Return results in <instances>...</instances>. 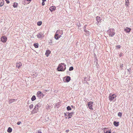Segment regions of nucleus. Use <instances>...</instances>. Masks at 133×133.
Masks as SVG:
<instances>
[{
	"mask_svg": "<svg viewBox=\"0 0 133 133\" xmlns=\"http://www.w3.org/2000/svg\"><path fill=\"white\" fill-rule=\"evenodd\" d=\"M116 46L118 48H120L121 47V46L120 45H118Z\"/></svg>",
	"mask_w": 133,
	"mask_h": 133,
	"instance_id": "obj_35",
	"label": "nucleus"
},
{
	"mask_svg": "<svg viewBox=\"0 0 133 133\" xmlns=\"http://www.w3.org/2000/svg\"><path fill=\"white\" fill-rule=\"evenodd\" d=\"M59 32H60V31L59 30H57V31L54 36V37L58 36H60L59 34H58L57 33H58Z\"/></svg>",
	"mask_w": 133,
	"mask_h": 133,
	"instance_id": "obj_18",
	"label": "nucleus"
},
{
	"mask_svg": "<svg viewBox=\"0 0 133 133\" xmlns=\"http://www.w3.org/2000/svg\"><path fill=\"white\" fill-rule=\"evenodd\" d=\"M70 80V77L69 76H66V81L67 82H69Z\"/></svg>",
	"mask_w": 133,
	"mask_h": 133,
	"instance_id": "obj_16",
	"label": "nucleus"
},
{
	"mask_svg": "<svg viewBox=\"0 0 133 133\" xmlns=\"http://www.w3.org/2000/svg\"><path fill=\"white\" fill-rule=\"evenodd\" d=\"M109 36L113 37L115 34V30L113 29H110L107 31Z\"/></svg>",
	"mask_w": 133,
	"mask_h": 133,
	"instance_id": "obj_2",
	"label": "nucleus"
},
{
	"mask_svg": "<svg viewBox=\"0 0 133 133\" xmlns=\"http://www.w3.org/2000/svg\"><path fill=\"white\" fill-rule=\"evenodd\" d=\"M4 4V1L3 0H0V6H2Z\"/></svg>",
	"mask_w": 133,
	"mask_h": 133,
	"instance_id": "obj_14",
	"label": "nucleus"
},
{
	"mask_svg": "<svg viewBox=\"0 0 133 133\" xmlns=\"http://www.w3.org/2000/svg\"><path fill=\"white\" fill-rule=\"evenodd\" d=\"M6 3L8 4L9 3H10V1H9L7 0L6 1Z\"/></svg>",
	"mask_w": 133,
	"mask_h": 133,
	"instance_id": "obj_36",
	"label": "nucleus"
},
{
	"mask_svg": "<svg viewBox=\"0 0 133 133\" xmlns=\"http://www.w3.org/2000/svg\"><path fill=\"white\" fill-rule=\"evenodd\" d=\"M21 123V122H18L17 123V124H18V125H19Z\"/></svg>",
	"mask_w": 133,
	"mask_h": 133,
	"instance_id": "obj_33",
	"label": "nucleus"
},
{
	"mask_svg": "<svg viewBox=\"0 0 133 133\" xmlns=\"http://www.w3.org/2000/svg\"><path fill=\"white\" fill-rule=\"evenodd\" d=\"M34 45L36 48H37L38 47V45L37 44L35 43L34 44Z\"/></svg>",
	"mask_w": 133,
	"mask_h": 133,
	"instance_id": "obj_26",
	"label": "nucleus"
},
{
	"mask_svg": "<svg viewBox=\"0 0 133 133\" xmlns=\"http://www.w3.org/2000/svg\"><path fill=\"white\" fill-rule=\"evenodd\" d=\"M49 41V43H50V45H52L53 44V42L52 41L51 39H50Z\"/></svg>",
	"mask_w": 133,
	"mask_h": 133,
	"instance_id": "obj_25",
	"label": "nucleus"
},
{
	"mask_svg": "<svg viewBox=\"0 0 133 133\" xmlns=\"http://www.w3.org/2000/svg\"><path fill=\"white\" fill-rule=\"evenodd\" d=\"M100 17H99L97 16L96 17V19L97 21L98 22L99 21H100Z\"/></svg>",
	"mask_w": 133,
	"mask_h": 133,
	"instance_id": "obj_21",
	"label": "nucleus"
},
{
	"mask_svg": "<svg viewBox=\"0 0 133 133\" xmlns=\"http://www.w3.org/2000/svg\"><path fill=\"white\" fill-rule=\"evenodd\" d=\"M122 53H120V54L119 55V56L121 57L122 56Z\"/></svg>",
	"mask_w": 133,
	"mask_h": 133,
	"instance_id": "obj_40",
	"label": "nucleus"
},
{
	"mask_svg": "<svg viewBox=\"0 0 133 133\" xmlns=\"http://www.w3.org/2000/svg\"><path fill=\"white\" fill-rule=\"evenodd\" d=\"M118 116L121 117L122 116V114L121 113L119 112L118 113Z\"/></svg>",
	"mask_w": 133,
	"mask_h": 133,
	"instance_id": "obj_31",
	"label": "nucleus"
},
{
	"mask_svg": "<svg viewBox=\"0 0 133 133\" xmlns=\"http://www.w3.org/2000/svg\"><path fill=\"white\" fill-rule=\"evenodd\" d=\"M73 114V112H71V113L68 112L67 113V114L69 116H71V114Z\"/></svg>",
	"mask_w": 133,
	"mask_h": 133,
	"instance_id": "obj_28",
	"label": "nucleus"
},
{
	"mask_svg": "<svg viewBox=\"0 0 133 133\" xmlns=\"http://www.w3.org/2000/svg\"><path fill=\"white\" fill-rule=\"evenodd\" d=\"M123 66V64H122L121 65L120 67L121 68H122V67Z\"/></svg>",
	"mask_w": 133,
	"mask_h": 133,
	"instance_id": "obj_42",
	"label": "nucleus"
},
{
	"mask_svg": "<svg viewBox=\"0 0 133 133\" xmlns=\"http://www.w3.org/2000/svg\"><path fill=\"white\" fill-rule=\"evenodd\" d=\"M131 30L130 28H129L128 27H126V28L124 29V30L126 31V32L129 33L130 32Z\"/></svg>",
	"mask_w": 133,
	"mask_h": 133,
	"instance_id": "obj_8",
	"label": "nucleus"
},
{
	"mask_svg": "<svg viewBox=\"0 0 133 133\" xmlns=\"http://www.w3.org/2000/svg\"><path fill=\"white\" fill-rule=\"evenodd\" d=\"M37 109H36L35 108H34L33 109V110L31 112V113L32 114H34L35 113H36L37 112Z\"/></svg>",
	"mask_w": 133,
	"mask_h": 133,
	"instance_id": "obj_10",
	"label": "nucleus"
},
{
	"mask_svg": "<svg viewBox=\"0 0 133 133\" xmlns=\"http://www.w3.org/2000/svg\"><path fill=\"white\" fill-rule=\"evenodd\" d=\"M18 4L16 3H14V5H13V6L14 8H16Z\"/></svg>",
	"mask_w": 133,
	"mask_h": 133,
	"instance_id": "obj_22",
	"label": "nucleus"
},
{
	"mask_svg": "<svg viewBox=\"0 0 133 133\" xmlns=\"http://www.w3.org/2000/svg\"><path fill=\"white\" fill-rule=\"evenodd\" d=\"M33 105L32 104H31L29 106V108L31 109L33 108Z\"/></svg>",
	"mask_w": 133,
	"mask_h": 133,
	"instance_id": "obj_30",
	"label": "nucleus"
},
{
	"mask_svg": "<svg viewBox=\"0 0 133 133\" xmlns=\"http://www.w3.org/2000/svg\"><path fill=\"white\" fill-rule=\"evenodd\" d=\"M38 104H36L35 106V108L36 109H38Z\"/></svg>",
	"mask_w": 133,
	"mask_h": 133,
	"instance_id": "obj_32",
	"label": "nucleus"
},
{
	"mask_svg": "<svg viewBox=\"0 0 133 133\" xmlns=\"http://www.w3.org/2000/svg\"><path fill=\"white\" fill-rule=\"evenodd\" d=\"M69 130H66L65 131L66 132H69Z\"/></svg>",
	"mask_w": 133,
	"mask_h": 133,
	"instance_id": "obj_41",
	"label": "nucleus"
},
{
	"mask_svg": "<svg viewBox=\"0 0 133 133\" xmlns=\"http://www.w3.org/2000/svg\"><path fill=\"white\" fill-rule=\"evenodd\" d=\"M67 109L68 110H71V108L70 106H68L67 107Z\"/></svg>",
	"mask_w": 133,
	"mask_h": 133,
	"instance_id": "obj_27",
	"label": "nucleus"
},
{
	"mask_svg": "<svg viewBox=\"0 0 133 133\" xmlns=\"http://www.w3.org/2000/svg\"><path fill=\"white\" fill-rule=\"evenodd\" d=\"M15 101V99H11L9 101V104L11 103L14 102Z\"/></svg>",
	"mask_w": 133,
	"mask_h": 133,
	"instance_id": "obj_17",
	"label": "nucleus"
},
{
	"mask_svg": "<svg viewBox=\"0 0 133 133\" xmlns=\"http://www.w3.org/2000/svg\"><path fill=\"white\" fill-rule=\"evenodd\" d=\"M127 1H128V0H127Z\"/></svg>",
	"mask_w": 133,
	"mask_h": 133,
	"instance_id": "obj_50",
	"label": "nucleus"
},
{
	"mask_svg": "<svg viewBox=\"0 0 133 133\" xmlns=\"http://www.w3.org/2000/svg\"><path fill=\"white\" fill-rule=\"evenodd\" d=\"M5 0V1H7V0Z\"/></svg>",
	"mask_w": 133,
	"mask_h": 133,
	"instance_id": "obj_49",
	"label": "nucleus"
},
{
	"mask_svg": "<svg viewBox=\"0 0 133 133\" xmlns=\"http://www.w3.org/2000/svg\"><path fill=\"white\" fill-rule=\"evenodd\" d=\"M67 73H69V71H67Z\"/></svg>",
	"mask_w": 133,
	"mask_h": 133,
	"instance_id": "obj_46",
	"label": "nucleus"
},
{
	"mask_svg": "<svg viewBox=\"0 0 133 133\" xmlns=\"http://www.w3.org/2000/svg\"><path fill=\"white\" fill-rule=\"evenodd\" d=\"M119 122H116L115 121H114V124L115 126L116 127H117L119 125Z\"/></svg>",
	"mask_w": 133,
	"mask_h": 133,
	"instance_id": "obj_13",
	"label": "nucleus"
},
{
	"mask_svg": "<svg viewBox=\"0 0 133 133\" xmlns=\"http://www.w3.org/2000/svg\"><path fill=\"white\" fill-rule=\"evenodd\" d=\"M27 1H31V0H27Z\"/></svg>",
	"mask_w": 133,
	"mask_h": 133,
	"instance_id": "obj_45",
	"label": "nucleus"
},
{
	"mask_svg": "<svg viewBox=\"0 0 133 133\" xmlns=\"http://www.w3.org/2000/svg\"><path fill=\"white\" fill-rule=\"evenodd\" d=\"M93 104V102H88V105L89 108L91 110H93L92 108V105Z\"/></svg>",
	"mask_w": 133,
	"mask_h": 133,
	"instance_id": "obj_4",
	"label": "nucleus"
},
{
	"mask_svg": "<svg viewBox=\"0 0 133 133\" xmlns=\"http://www.w3.org/2000/svg\"><path fill=\"white\" fill-rule=\"evenodd\" d=\"M38 38H40L44 37L43 34L42 32H40L38 33L37 35Z\"/></svg>",
	"mask_w": 133,
	"mask_h": 133,
	"instance_id": "obj_5",
	"label": "nucleus"
},
{
	"mask_svg": "<svg viewBox=\"0 0 133 133\" xmlns=\"http://www.w3.org/2000/svg\"><path fill=\"white\" fill-rule=\"evenodd\" d=\"M66 65L64 63H61L59 64L57 68L58 71H64L66 69Z\"/></svg>",
	"mask_w": 133,
	"mask_h": 133,
	"instance_id": "obj_1",
	"label": "nucleus"
},
{
	"mask_svg": "<svg viewBox=\"0 0 133 133\" xmlns=\"http://www.w3.org/2000/svg\"><path fill=\"white\" fill-rule=\"evenodd\" d=\"M70 116L69 117L68 119H69L70 118H71V117Z\"/></svg>",
	"mask_w": 133,
	"mask_h": 133,
	"instance_id": "obj_43",
	"label": "nucleus"
},
{
	"mask_svg": "<svg viewBox=\"0 0 133 133\" xmlns=\"http://www.w3.org/2000/svg\"><path fill=\"white\" fill-rule=\"evenodd\" d=\"M22 65V64L20 62L17 64L16 66L19 68Z\"/></svg>",
	"mask_w": 133,
	"mask_h": 133,
	"instance_id": "obj_15",
	"label": "nucleus"
},
{
	"mask_svg": "<svg viewBox=\"0 0 133 133\" xmlns=\"http://www.w3.org/2000/svg\"><path fill=\"white\" fill-rule=\"evenodd\" d=\"M36 99V97L35 96L33 95L31 98V100L33 101L35 100Z\"/></svg>",
	"mask_w": 133,
	"mask_h": 133,
	"instance_id": "obj_20",
	"label": "nucleus"
},
{
	"mask_svg": "<svg viewBox=\"0 0 133 133\" xmlns=\"http://www.w3.org/2000/svg\"><path fill=\"white\" fill-rule=\"evenodd\" d=\"M1 41L3 42H5L7 40V38L5 36H3L1 37Z\"/></svg>",
	"mask_w": 133,
	"mask_h": 133,
	"instance_id": "obj_7",
	"label": "nucleus"
},
{
	"mask_svg": "<svg viewBox=\"0 0 133 133\" xmlns=\"http://www.w3.org/2000/svg\"><path fill=\"white\" fill-rule=\"evenodd\" d=\"M61 36V35L59 36H55L54 38L56 40L58 39L59 38H60Z\"/></svg>",
	"mask_w": 133,
	"mask_h": 133,
	"instance_id": "obj_23",
	"label": "nucleus"
},
{
	"mask_svg": "<svg viewBox=\"0 0 133 133\" xmlns=\"http://www.w3.org/2000/svg\"><path fill=\"white\" fill-rule=\"evenodd\" d=\"M46 1V0H42V2H45Z\"/></svg>",
	"mask_w": 133,
	"mask_h": 133,
	"instance_id": "obj_44",
	"label": "nucleus"
},
{
	"mask_svg": "<svg viewBox=\"0 0 133 133\" xmlns=\"http://www.w3.org/2000/svg\"><path fill=\"white\" fill-rule=\"evenodd\" d=\"M50 53V51L49 50H47L46 51L45 53V55L47 57L49 55Z\"/></svg>",
	"mask_w": 133,
	"mask_h": 133,
	"instance_id": "obj_12",
	"label": "nucleus"
},
{
	"mask_svg": "<svg viewBox=\"0 0 133 133\" xmlns=\"http://www.w3.org/2000/svg\"><path fill=\"white\" fill-rule=\"evenodd\" d=\"M84 31H85V29H84Z\"/></svg>",
	"mask_w": 133,
	"mask_h": 133,
	"instance_id": "obj_48",
	"label": "nucleus"
},
{
	"mask_svg": "<svg viewBox=\"0 0 133 133\" xmlns=\"http://www.w3.org/2000/svg\"><path fill=\"white\" fill-rule=\"evenodd\" d=\"M50 107H51L50 106L48 105L47 107V108H50Z\"/></svg>",
	"mask_w": 133,
	"mask_h": 133,
	"instance_id": "obj_37",
	"label": "nucleus"
},
{
	"mask_svg": "<svg viewBox=\"0 0 133 133\" xmlns=\"http://www.w3.org/2000/svg\"><path fill=\"white\" fill-rule=\"evenodd\" d=\"M37 96L39 98H40L41 97H43V94L42 92L40 91H38L37 93Z\"/></svg>",
	"mask_w": 133,
	"mask_h": 133,
	"instance_id": "obj_6",
	"label": "nucleus"
},
{
	"mask_svg": "<svg viewBox=\"0 0 133 133\" xmlns=\"http://www.w3.org/2000/svg\"><path fill=\"white\" fill-rule=\"evenodd\" d=\"M116 95L114 94L112 95L110 94L109 97V99L110 101H115L114 100V99L116 98Z\"/></svg>",
	"mask_w": 133,
	"mask_h": 133,
	"instance_id": "obj_3",
	"label": "nucleus"
},
{
	"mask_svg": "<svg viewBox=\"0 0 133 133\" xmlns=\"http://www.w3.org/2000/svg\"><path fill=\"white\" fill-rule=\"evenodd\" d=\"M84 27H85V25L84 26Z\"/></svg>",
	"mask_w": 133,
	"mask_h": 133,
	"instance_id": "obj_47",
	"label": "nucleus"
},
{
	"mask_svg": "<svg viewBox=\"0 0 133 133\" xmlns=\"http://www.w3.org/2000/svg\"><path fill=\"white\" fill-rule=\"evenodd\" d=\"M56 9V7L54 6H52L50 7L49 9L52 12L54 10H55Z\"/></svg>",
	"mask_w": 133,
	"mask_h": 133,
	"instance_id": "obj_9",
	"label": "nucleus"
},
{
	"mask_svg": "<svg viewBox=\"0 0 133 133\" xmlns=\"http://www.w3.org/2000/svg\"><path fill=\"white\" fill-rule=\"evenodd\" d=\"M7 131L9 132H11L12 131V129L10 127H9L7 130Z\"/></svg>",
	"mask_w": 133,
	"mask_h": 133,
	"instance_id": "obj_19",
	"label": "nucleus"
},
{
	"mask_svg": "<svg viewBox=\"0 0 133 133\" xmlns=\"http://www.w3.org/2000/svg\"><path fill=\"white\" fill-rule=\"evenodd\" d=\"M86 33L87 34H89V32L88 31H86Z\"/></svg>",
	"mask_w": 133,
	"mask_h": 133,
	"instance_id": "obj_39",
	"label": "nucleus"
},
{
	"mask_svg": "<svg viewBox=\"0 0 133 133\" xmlns=\"http://www.w3.org/2000/svg\"><path fill=\"white\" fill-rule=\"evenodd\" d=\"M37 133H42L41 132V131H38L37 132Z\"/></svg>",
	"mask_w": 133,
	"mask_h": 133,
	"instance_id": "obj_38",
	"label": "nucleus"
},
{
	"mask_svg": "<svg viewBox=\"0 0 133 133\" xmlns=\"http://www.w3.org/2000/svg\"><path fill=\"white\" fill-rule=\"evenodd\" d=\"M106 128L104 129V133H111V130H109V131H108L106 130Z\"/></svg>",
	"mask_w": 133,
	"mask_h": 133,
	"instance_id": "obj_11",
	"label": "nucleus"
},
{
	"mask_svg": "<svg viewBox=\"0 0 133 133\" xmlns=\"http://www.w3.org/2000/svg\"><path fill=\"white\" fill-rule=\"evenodd\" d=\"M42 5H44L45 4V3L44 2H43L42 3Z\"/></svg>",
	"mask_w": 133,
	"mask_h": 133,
	"instance_id": "obj_34",
	"label": "nucleus"
},
{
	"mask_svg": "<svg viewBox=\"0 0 133 133\" xmlns=\"http://www.w3.org/2000/svg\"><path fill=\"white\" fill-rule=\"evenodd\" d=\"M42 24V22L41 21H39L37 23V24L38 26H40Z\"/></svg>",
	"mask_w": 133,
	"mask_h": 133,
	"instance_id": "obj_24",
	"label": "nucleus"
},
{
	"mask_svg": "<svg viewBox=\"0 0 133 133\" xmlns=\"http://www.w3.org/2000/svg\"><path fill=\"white\" fill-rule=\"evenodd\" d=\"M74 68L73 67L71 66L70 67L69 69V70L70 71H72L73 70Z\"/></svg>",
	"mask_w": 133,
	"mask_h": 133,
	"instance_id": "obj_29",
	"label": "nucleus"
}]
</instances>
